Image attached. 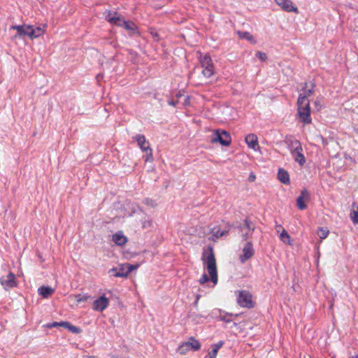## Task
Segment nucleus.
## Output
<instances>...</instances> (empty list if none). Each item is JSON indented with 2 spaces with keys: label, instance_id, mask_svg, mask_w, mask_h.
I'll return each instance as SVG.
<instances>
[{
  "label": "nucleus",
  "instance_id": "f257e3e1",
  "mask_svg": "<svg viewBox=\"0 0 358 358\" xmlns=\"http://www.w3.org/2000/svg\"><path fill=\"white\" fill-rule=\"evenodd\" d=\"M202 261L210 276L211 281L213 282V284H217V266L213 249L212 247H209L207 250H204L203 252Z\"/></svg>",
  "mask_w": 358,
  "mask_h": 358
},
{
  "label": "nucleus",
  "instance_id": "f03ea898",
  "mask_svg": "<svg viewBox=\"0 0 358 358\" xmlns=\"http://www.w3.org/2000/svg\"><path fill=\"white\" fill-rule=\"evenodd\" d=\"M297 111L300 121L303 124H310L312 122L310 117V102L306 95L299 96L297 99Z\"/></svg>",
  "mask_w": 358,
  "mask_h": 358
},
{
  "label": "nucleus",
  "instance_id": "7ed1b4c3",
  "mask_svg": "<svg viewBox=\"0 0 358 358\" xmlns=\"http://www.w3.org/2000/svg\"><path fill=\"white\" fill-rule=\"evenodd\" d=\"M286 143L294 161L299 163L300 166H303L306 162V159L302 153L303 148L300 141L296 139H289L287 140Z\"/></svg>",
  "mask_w": 358,
  "mask_h": 358
},
{
  "label": "nucleus",
  "instance_id": "20e7f679",
  "mask_svg": "<svg viewBox=\"0 0 358 358\" xmlns=\"http://www.w3.org/2000/svg\"><path fill=\"white\" fill-rule=\"evenodd\" d=\"M133 138L137 142L143 152L145 153L143 157L145 162L153 161L152 150L150 146V143L146 141L144 135L137 134Z\"/></svg>",
  "mask_w": 358,
  "mask_h": 358
},
{
  "label": "nucleus",
  "instance_id": "39448f33",
  "mask_svg": "<svg viewBox=\"0 0 358 358\" xmlns=\"http://www.w3.org/2000/svg\"><path fill=\"white\" fill-rule=\"evenodd\" d=\"M236 227L239 230L243 241L245 242L249 241L250 235L255 229V224L248 218L244 220L243 223L239 224Z\"/></svg>",
  "mask_w": 358,
  "mask_h": 358
},
{
  "label": "nucleus",
  "instance_id": "423d86ee",
  "mask_svg": "<svg viewBox=\"0 0 358 358\" xmlns=\"http://www.w3.org/2000/svg\"><path fill=\"white\" fill-rule=\"evenodd\" d=\"M237 303L241 307L252 308L254 307V303L252 300V295L245 290L237 291Z\"/></svg>",
  "mask_w": 358,
  "mask_h": 358
},
{
  "label": "nucleus",
  "instance_id": "0eeeda50",
  "mask_svg": "<svg viewBox=\"0 0 358 358\" xmlns=\"http://www.w3.org/2000/svg\"><path fill=\"white\" fill-rule=\"evenodd\" d=\"M200 62L203 68V75L206 78L212 76L214 74V65L210 55H204L200 59Z\"/></svg>",
  "mask_w": 358,
  "mask_h": 358
},
{
  "label": "nucleus",
  "instance_id": "6e6552de",
  "mask_svg": "<svg viewBox=\"0 0 358 358\" xmlns=\"http://www.w3.org/2000/svg\"><path fill=\"white\" fill-rule=\"evenodd\" d=\"M211 142L215 143L219 142L224 146H228L231 142V138L229 133L224 130H216L214 136L211 139Z\"/></svg>",
  "mask_w": 358,
  "mask_h": 358
},
{
  "label": "nucleus",
  "instance_id": "1a4fd4ad",
  "mask_svg": "<svg viewBox=\"0 0 358 358\" xmlns=\"http://www.w3.org/2000/svg\"><path fill=\"white\" fill-rule=\"evenodd\" d=\"M201 348V344L194 337L191 336L188 341L183 343L178 348V352L181 354H185L188 350L192 349L199 350Z\"/></svg>",
  "mask_w": 358,
  "mask_h": 358
},
{
  "label": "nucleus",
  "instance_id": "9d476101",
  "mask_svg": "<svg viewBox=\"0 0 358 358\" xmlns=\"http://www.w3.org/2000/svg\"><path fill=\"white\" fill-rule=\"evenodd\" d=\"M243 254L239 256V260L242 264L245 263L255 255V249L251 241H247L242 250Z\"/></svg>",
  "mask_w": 358,
  "mask_h": 358
},
{
  "label": "nucleus",
  "instance_id": "9b49d317",
  "mask_svg": "<svg viewBox=\"0 0 358 358\" xmlns=\"http://www.w3.org/2000/svg\"><path fill=\"white\" fill-rule=\"evenodd\" d=\"M0 283L6 289L16 287L17 282L15 274L10 272L6 276L0 278Z\"/></svg>",
  "mask_w": 358,
  "mask_h": 358
},
{
  "label": "nucleus",
  "instance_id": "f8f14e48",
  "mask_svg": "<svg viewBox=\"0 0 358 358\" xmlns=\"http://www.w3.org/2000/svg\"><path fill=\"white\" fill-rule=\"evenodd\" d=\"M275 1L283 10L299 13L298 8L293 5L291 0H275Z\"/></svg>",
  "mask_w": 358,
  "mask_h": 358
},
{
  "label": "nucleus",
  "instance_id": "ddd939ff",
  "mask_svg": "<svg viewBox=\"0 0 358 358\" xmlns=\"http://www.w3.org/2000/svg\"><path fill=\"white\" fill-rule=\"evenodd\" d=\"M310 193L306 189H303L299 196L296 199V206L299 210H304L307 206L304 201H309Z\"/></svg>",
  "mask_w": 358,
  "mask_h": 358
},
{
  "label": "nucleus",
  "instance_id": "4468645a",
  "mask_svg": "<svg viewBox=\"0 0 358 358\" xmlns=\"http://www.w3.org/2000/svg\"><path fill=\"white\" fill-rule=\"evenodd\" d=\"M108 299L104 295L101 296L94 301L93 309L96 311L102 312L108 307Z\"/></svg>",
  "mask_w": 358,
  "mask_h": 358
},
{
  "label": "nucleus",
  "instance_id": "2eb2a0df",
  "mask_svg": "<svg viewBox=\"0 0 358 358\" xmlns=\"http://www.w3.org/2000/svg\"><path fill=\"white\" fill-rule=\"evenodd\" d=\"M10 29L16 30L17 36H24L29 35L30 25L22 24V25H12Z\"/></svg>",
  "mask_w": 358,
  "mask_h": 358
},
{
  "label": "nucleus",
  "instance_id": "dca6fc26",
  "mask_svg": "<svg viewBox=\"0 0 358 358\" xmlns=\"http://www.w3.org/2000/svg\"><path fill=\"white\" fill-rule=\"evenodd\" d=\"M126 264H122L119 268H113L109 270V273L114 277H127L129 273L125 268Z\"/></svg>",
  "mask_w": 358,
  "mask_h": 358
},
{
  "label": "nucleus",
  "instance_id": "f3484780",
  "mask_svg": "<svg viewBox=\"0 0 358 358\" xmlns=\"http://www.w3.org/2000/svg\"><path fill=\"white\" fill-rule=\"evenodd\" d=\"M245 143L248 146L254 150H257L259 149V145L258 144L257 137L254 134H250L245 136Z\"/></svg>",
  "mask_w": 358,
  "mask_h": 358
},
{
  "label": "nucleus",
  "instance_id": "a211bd4d",
  "mask_svg": "<svg viewBox=\"0 0 358 358\" xmlns=\"http://www.w3.org/2000/svg\"><path fill=\"white\" fill-rule=\"evenodd\" d=\"M112 240L119 246H123L127 242V238L123 234L122 231H118L114 234Z\"/></svg>",
  "mask_w": 358,
  "mask_h": 358
},
{
  "label": "nucleus",
  "instance_id": "6ab92c4d",
  "mask_svg": "<svg viewBox=\"0 0 358 358\" xmlns=\"http://www.w3.org/2000/svg\"><path fill=\"white\" fill-rule=\"evenodd\" d=\"M55 292V289H54L50 286L43 285L38 289V294L41 295L44 299H48Z\"/></svg>",
  "mask_w": 358,
  "mask_h": 358
},
{
  "label": "nucleus",
  "instance_id": "aec40b11",
  "mask_svg": "<svg viewBox=\"0 0 358 358\" xmlns=\"http://www.w3.org/2000/svg\"><path fill=\"white\" fill-rule=\"evenodd\" d=\"M278 179L285 185H289L290 183L289 175L288 172L283 169H279Z\"/></svg>",
  "mask_w": 358,
  "mask_h": 358
},
{
  "label": "nucleus",
  "instance_id": "412c9836",
  "mask_svg": "<svg viewBox=\"0 0 358 358\" xmlns=\"http://www.w3.org/2000/svg\"><path fill=\"white\" fill-rule=\"evenodd\" d=\"M45 32V29L40 27L34 28L33 26L30 25L29 35V37L31 38H36L43 35Z\"/></svg>",
  "mask_w": 358,
  "mask_h": 358
},
{
  "label": "nucleus",
  "instance_id": "4be33fe9",
  "mask_svg": "<svg viewBox=\"0 0 358 358\" xmlns=\"http://www.w3.org/2000/svg\"><path fill=\"white\" fill-rule=\"evenodd\" d=\"M126 30L131 32V34H138V29L134 22L130 20H125L123 27Z\"/></svg>",
  "mask_w": 358,
  "mask_h": 358
},
{
  "label": "nucleus",
  "instance_id": "5701e85b",
  "mask_svg": "<svg viewBox=\"0 0 358 358\" xmlns=\"http://www.w3.org/2000/svg\"><path fill=\"white\" fill-rule=\"evenodd\" d=\"M352 210L350 214V220L354 224H358V206L355 202L352 204Z\"/></svg>",
  "mask_w": 358,
  "mask_h": 358
},
{
  "label": "nucleus",
  "instance_id": "b1692460",
  "mask_svg": "<svg viewBox=\"0 0 358 358\" xmlns=\"http://www.w3.org/2000/svg\"><path fill=\"white\" fill-rule=\"evenodd\" d=\"M224 345V341H220L218 343L212 345V350L209 352V358H215L218 350Z\"/></svg>",
  "mask_w": 358,
  "mask_h": 358
},
{
  "label": "nucleus",
  "instance_id": "393cba45",
  "mask_svg": "<svg viewBox=\"0 0 358 358\" xmlns=\"http://www.w3.org/2000/svg\"><path fill=\"white\" fill-rule=\"evenodd\" d=\"M109 23L120 27H122L124 24L125 23V20L123 17H122L120 15L117 14V15L115 17V18L109 19Z\"/></svg>",
  "mask_w": 358,
  "mask_h": 358
},
{
  "label": "nucleus",
  "instance_id": "a878e982",
  "mask_svg": "<svg viewBox=\"0 0 358 358\" xmlns=\"http://www.w3.org/2000/svg\"><path fill=\"white\" fill-rule=\"evenodd\" d=\"M65 324V329H67L69 331L73 334H80L82 330L80 327L72 325L70 322H66Z\"/></svg>",
  "mask_w": 358,
  "mask_h": 358
},
{
  "label": "nucleus",
  "instance_id": "bb28decb",
  "mask_svg": "<svg viewBox=\"0 0 358 358\" xmlns=\"http://www.w3.org/2000/svg\"><path fill=\"white\" fill-rule=\"evenodd\" d=\"M315 84L312 82L310 83V88H308L305 90H303V93H301L299 96L306 95V98L308 99V96H311L314 92Z\"/></svg>",
  "mask_w": 358,
  "mask_h": 358
},
{
  "label": "nucleus",
  "instance_id": "cd10ccee",
  "mask_svg": "<svg viewBox=\"0 0 358 358\" xmlns=\"http://www.w3.org/2000/svg\"><path fill=\"white\" fill-rule=\"evenodd\" d=\"M238 34H239V36L241 38H245L253 43H256V41L255 40L254 37L252 35H251L249 32L248 31H243V32H238Z\"/></svg>",
  "mask_w": 358,
  "mask_h": 358
},
{
  "label": "nucleus",
  "instance_id": "c85d7f7f",
  "mask_svg": "<svg viewBox=\"0 0 358 358\" xmlns=\"http://www.w3.org/2000/svg\"><path fill=\"white\" fill-rule=\"evenodd\" d=\"M280 238L282 242L291 244L290 236L285 229H282V231L280 232Z\"/></svg>",
  "mask_w": 358,
  "mask_h": 358
},
{
  "label": "nucleus",
  "instance_id": "c756f323",
  "mask_svg": "<svg viewBox=\"0 0 358 358\" xmlns=\"http://www.w3.org/2000/svg\"><path fill=\"white\" fill-rule=\"evenodd\" d=\"M234 316L233 314L224 313H220V319L222 321H224L227 323L231 322L232 321V317Z\"/></svg>",
  "mask_w": 358,
  "mask_h": 358
},
{
  "label": "nucleus",
  "instance_id": "7c9ffc66",
  "mask_svg": "<svg viewBox=\"0 0 358 358\" xmlns=\"http://www.w3.org/2000/svg\"><path fill=\"white\" fill-rule=\"evenodd\" d=\"M66 321L54 322L48 323V324H45V327L49 329H52V328H55V327H62L65 328L64 324H66Z\"/></svg>",
  "mask_w": 358,
  "mask_h": 358
},
{
  "label": "nucleus",
  "instance_id": "2f4dec72",
  "mask_svg": "<svg viewBox=\"0 0 358 358\" xmlns=\"http://www.w3.org/2000/svg\"><path fill=\"white\" fill-rule=\"evenodd\" d=\"M103 15L105 16L106 20L109 22V19L110 18H115V17H116L117 15V13L115 12V11L113 12V11L110 10H106L103 13Z\"/></svg>",
  "mask_w": 358,
  "mask_h": 358
},
{
  "label": "nucleus",
  "instance_id": "473e14b6",
  "mask_svg": "<svg viewBox=\"0 0 358 358\" xmlns=\"http://www.w3.org/2000/svg\"><path fill=\"white\" fill-rule=\"evenodd\" d=\"M328 234L329 230H327V229L323 227H320L319 229L318 236L320 237V238L324 239L327 237Z\"/></svg>",
  "mask_w": 358,
  "mask_h": 358
},
{
  "label": "nucleus",
  "instance_id": "72a5a7b5",
  "mask_svg": "<svg viewBox=\"0 0 358 358\" xmlns=\"http://www.w3.org/2000/svg\"><path fill=\"white\" fill-rule=\"evenodd\" d=\"M126 267L125 268L127 270V273L129 274L131 272H132L134 270H136L138 268V264H125Z\"/></svg>",
  "mask_w": 358,
  "mask_h": 358
},
{
  "label": "nucleus",
  "instance_id": "f704fd0d",
  "mask_svg": "<svg viewBox=\"0 0 358 358\" xmlns=\"http://www.w3.org/2000/svg\"><path fill=\"white\" fill-rule=\"evenodd\" d=\"M256 56L261 60V61H264L266 59L267 57H266V55L264 53V52H260V51H258L256 53Z\"/></svg>",
  "mask_w": 358,
  "mask_h": 358
},
{
  "label": "nucleus",
  "instance_id": "c9c22d12",
  "mask_svg": "<svg viewBox=\"0 0 358 358\" xmlns=\"http://www.w3.org/2000/svg\"><path fill=\"white\" fill-rule=\"evenodd\" d=\"M199 281L200 284L203 285L209 281V278L206 273H203L201 275V277L200 278Z\"/></svg>",
  "mask_w": 358,
  "mask_h": 358
},
{
  "label": "nucleus",
  "instance_id": "e433bc0d",
  "mask_svg": "<svg viewBox=\"0 0 358 358\" xmlns=\"http://www.w3.org/2000/svg\"><path fill=\"white\" fill-rule=\"evenodd\" d=\"M144 203L148 206H150L151 207H155L156 205L155 202L153 200L148 198L145 199Z\"/></svg>",
  "mask_w": 358,
  "mask_h": 358
},
{
  "label": "nucleus",
  "instance_id": "4c0bfd02",
  "mask_svg": "<svg viewBox=\"0 0 358 358\" xmlns=\"http://www.w3.org/2000/svg\"><path fill=\"white\" fill-rule=\"evenodd\" d=\"M220 232H221V231H220V229H217V230L215 231V229H213V236H214L215 237H216L217 238H220V236H218V235L220 234Z\"/></svg>",
  "mask_w": 358,
  "mask_h": 358
},
{
  "label": "nucleus",
  "instance_id": "58836bf2",
  "mask_svg": "<svg viewBox=\"0 0 358 358\" xmlns=\"http://www.w3.org/2000/svg\"><path fill=\"white\" fill-rule=\"evenodd\" d=\"M308 88H310V83L305 82L303 83V87H302L301 91L305 90Z\"/></svg>",
  "mask_w": 358,
  "mask_h": 358
},
{
  "label": "nucleus",
  "instance_id": "ea45409f",
  "mask_svg": "<svg viewBox=\"0 0 358 358\" xmlns=\"http://www.w3.org/2000/svg\"><path fill=\"white\" fill-rule=\"evenodd\" d=\"M168 103H169V105H170L171 106H176L178 101L171 99L168 101Z\"/></svg>",
  "mask_w": 358,
  "mask_h": 358
},
{
  "label": "nucleus",
  "instance_id": "a19ab883",
  "mask_svg": "<svg viewBox=\"0 0 358 358\" xmlns=\"http://www.w3.org/2000/svg\"><path fill=\"white\" fill-rule=\"evenodd\" d=\"M276 231L278 233H280V230H282L284 229L282 225L276 224L275 225Z\"/></svg>",
  "mask_w": 358,
  "mask_h": 358
},
{
  "label": "nucleus",
  "instance_id": "79ce46f5",
  "mask_svg": "<svg viewBox=\"0 0 358 358\" xmlns=\"http://www.w3.org/2000/svg\"><path fill=\"white\" fill-rule=\"evenodd\" d=\"M229 234V231L228 230H223V231H221V232L220 233V234L218 236H220V237H222L224 236H226Z\"/></svg>",
  "mask_w": 358,
  "mask_h": 358
},
{
  "label": "nucleus",
  "instance_id": "37998d69",
  "mask_svg": "<svg viewBox=\"0 0 358 358\" xmlns=\"http://www.w3.org/2000/svg\"><path fill=\"white\" fill-rule=\"evenodd\" d=\"M255 178H256V177H255V176L254 174H250V175L249 176V178H248V179H249V180H250V182H252V181H254V180H255Z\"/></svg>",
  "mask_w": 358,
  "mask_h": 358
},
{
  "label": "nucleus",
  "instance_id": "c03bdc74",
  "mask_svg": "<svg viewBox=\"0 0 358 358\" xmlns=\"http://www.w3.org/2000/svg\"><path fill=\"white\" fill-rule=\"evenodd\" d=\"M83 301V299H81V298H80V299H77V301H78V302H80V301Z\"/></svg>",
  "mask_w": 358,
  "mask_h": 358
},
{
  "label": "nucleus",
  "instance_id": "a18cd8bd",
  "mask_svg": "<svg viewBox=\"0 0 358 358\" xmlns=\"http://www.w3.org/2000/svg\"><path fill=\"white\" fill-rule=\"evenodd\" d=\"M187 102L189 103V98L188 97L185 99V103H187Z\"/></svg>",
  "mask_w": 358,
  "mask_h": 358
},
{
  "label": "nucleus",
  "instance_id": "49530a36",
  "mask_svg": "<svg viewBox=\"0 0 358 358\" xmlns=\"http://www.w3.org/2000/svg\"><path fill=\"white\" fill-rule=\"evenodd\" d=\"M315 104L316 106H317V105H318V104H319V101H315Z\"/></svg>",
  "mask_w": 358,
  "mask_h": 358
},
{
  "label": "nucleus",
  "instance_id": "de8ad7c7",
  "mask_svg": "<svg viewBox=\"0 0 358 358\" xmlns=\"http://www.w3.org/2000/svg\"><path fill=\"white\" fill-rule=\"evenodd\" d=\"M199 296L198 295L197 297H196V303L197 302V301L199 300Z\"/></svg>",
  "mask_w": 358,
  "mask_h": 358
},
{
  "label": "nucleus",
  "instance_id": "09e8293b",
  "mask_svg": "<svg viewBox=\"0 0 358 358\" xmlns=\"http://www.w3.org/2000/svg\"><path fill=\"white\" fill-rule=\"evenodd\" d=\"M352 358H355V357H352Z\"/></svg>",
  "mask_w": 358,
  "mask_h": 358
}]
</instances>
